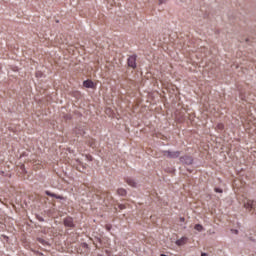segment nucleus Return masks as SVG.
Masks as SVG:
<instances>
[{"label": "nucleus", "instance_id": "obj_1", "mask_svg": "<svg viewBox=\"0 0 256 256\" xmlns=\"http://www.w3.org/2000/svg\"><path fill=\"white\" fill-rule=\"evenodd\" d=\"M255 207V201L246 199L245 202H243V208H246L247 211H252V209Z\"/></svg>", "mask_w": 256, "mask_h": 256}, {"label": "nucleus", "instance_id": "obj_2", "mask_svg": "<svg viewBox=\"0 0 256 256\" xmlns=\"http://www.w3.org/2000/svg\"><path fill=\"white\" fill-rule=\"evenodd\" d=\"M137 56H130L128 58V66H130L132 69H135L137 67Z\"/></svg>", "mask_w": 256, "mask_h": 256}, {"label": "nucleus", "instance_id": "obj_3", "mask_svg": "<svg viewBox=\"0 0 256 256\" xmlns=\"http://www.w3.org/2000/svg\"><path fill=\"white\" fill-rule=\"evenodd\" d=\"M180 160L182 163H185L186 165H191L194 162V160L189 156L181 157Z\"/></svg>", "mask_w": 256, "mask_h": 256}, {"label": "nucleus", "instance_id": "obj_4", "mask_svg": "<svg viewBox=\"0 0 256 256\" xmlns=\"http://www.w3.org/2000/svg\"><path fill=\"white\" fill-rule=\"evenodd\" d=\"M64 226L73 228L74 227L73 219L71 217H67L66 219H64Z\"/></svg>", "mask_w": 256, "mask_h": 256}, {"label": "nucleus", "instance_id": "obj_5", "mask_svg": "<svg viewBox=\"0 0 256 256\" xmlns=\"http://www.w3.org/2000/svg\"><path fill=\"white\" fill-rule=\"evenodd\" d=\"M84 87L88 88V89H95V83L92 82V80H85L84 81Z\"/></svg>", "mask_w": 256, "mask_h": 256}, {"label": "nucleus", "instance_id": "obj_6", "mask_svg": "<svg viewBox=\"0 0 256 256\" xmlns=\"http://www.w3.org/2000/svg\"><path fill=\"white\" fill-rule=\"evenodd\" d=\"M165 156H168L170 158H177L180 156V152L179 151H176V152L165 151Z\"/></svg>", "mask_w": 256, "mask_h": 256}, {"label": "nucleus", "instance_id": "obj_7", "mask_svg": "<svg viewBox=\"0 0 256 256\" xmlns=\"http://www.w3.org/2000/svg\"><path fill=\"white\" fill-rule=\"evenodd\" d=\"M188 238L187 237H181V239L176 241L177 246H183L187 243Z\"/></svg>", "mask_w": 256, "mask_h": 256}, {"label": "nucleus", "instance_id": "obj_8", "mask_svg": "<svg viewBox=\"0 0 256 256\" xmlns=\"http://www.w3.org/2000/svg\"><path fill=\"white\" fill-rule=\"evenodd\" d=\"M46 195H47L48 197H54V198H56V199L62 200V197H61V196H59V195H57V194H54V193H51V192H49V191L46 192Z\"/></svg>", "mask_w": 256, "mask_h": 256}, {"label": "nucleus", "instance_id": "obj_9", "mask_svg": "<svg viewBox=\"0 0 256 256\" xmlns=\"http://www.w3.org/2000/svg\"><path fill=\"white\" fill-rule=\"evenodd\" d=\"M117 194H119L120 196H126L127 192L125 189H117Z\"/></svg>", "mask_w": 256, "mask_h": 256}, {"label": "nucleus", "instance_id": "obj_10", "mask_svg": "<svg viewBox=\"0 0 256 256\" xmlns=\"http://www.w3.org/2000/svg\"><path fill=\"white\" fill-rule=\"evenodd\" d=\"M195 230H196V231H199V232H202V231H204V228H203L202 225L196 224V225H195Z\"/></svg>", "mask_w": 256, "mask_h": 256}, {"label": "nucleus", "instance_id": "obj_11", "mask_svg": "<svg viewBox=\"0 0 256 256\" xmlns=\"http://www.w3.org/2000/svg\"><path fill=\"white\" fill-rule=\"evenodd\" d=\"M127 183H128L129 186H132V187H135V186H136L135 181L132 180V179H128V180H127Z\"/></svg>", "mask_w": 256, "mask_h": 256}, {"label": "nucleus", "instance_id": "obj_12", "mask_svg": "<svg viewBox=\"0 0 256 256\" xmlns=\"http://www.w3.org/2000/svg\"><path fill=\"white\" fill-rule=\"evenodd\" d=\"M89 147H92V148H95L96 146H95V140H93V139H90L89 140Z\"/></svg>", "mask_w": 256, "mask_h": 256}, {"label": "nucleus", "instance_id": "obj_13", "mask_svg": "<svg viewBox=\"0 0 256 256\" xmlns=\"http://www.w3.org/2000/svg\"><path fill=\"white\" fill-rule=\"evenodd\" d=\"M216 128H218L219 130H223L224 126L222 123H219L218 126H216Z\"/></svg>", "mask_w": 256, "mask_h": 256}, {"label": "nucleus", "instance_id": "obj_14", "mask_svg": "<svg viewBox=\"0 0 256 256\" xmlns=\"http://www.w3.org/2000/svg\"><path fill=\"white\" fill-rule=\"evenodd\" d=\"M165 3H166L165 0H158V4H159V5H163V4H165Z\"/></svg>", "mask_w": 256, "mask_h": 256}, {"label": "nucleus", "instance_id": "obj_15", "mask_svg": "<svg viewBox=\"0 0 256 256\" xmlns=\"http://www.w3.org/2000/svg\"><path fill=\"white\" fill-rule=\"evenodd\" d=\"M215 192H216V193H222V190H221V189L216 188V189H215Z\"/></svg>", "mask_w": 256, "mask_h": 256}, {"label": "nucleus", "instance_id": "obj_16", "mask_svg": "<svg viewBox=\"0 0 256 256\" xmlns=\"http://www.w3.org/2000/svg\"><path fill=\"white\" fill-rule=\"evenodd\" d=\"M180 222L184 223V222H185V218H184V217H181V218H180Z\"/></svg>", "mask_w": 256, "mask_h": 256}, {"label": "nucleus", "instance_id": "obj_17", "mask_svg": "<svg viewBox=\"0 0 256 256\" xmlns=\"http://www.w3.org/2000/svg\"><path fill=\"white\" fill-rule=\"evenodd\" d=\"M106 229H108V231H110L111 226L110 225H106Z\"/></svg>", "mask_w": 256, "mask_h": 256}, {"label": "nucleus", "instance_id": "obj_18", "mask_svg": "<svg viewBox=\"0 0 256 256\" xmlns=\"http://www.w3.org/2000/svg\"><path fill=\"white\" fill-rule=\"evenodd\" d=\"M89 161H92V156H87Z\"/></svg>", "mask_w": 256, "mask_h": 256}, {"label": "nucleus", "instance_id": "obj_19", "mask_svg": "<svg viewBox=\"0 0 256 256\" xmlns=\"http://www.w3.org/2000/svg\"><path fill=\"white\" fill-rule=\"evenodd\" d=\"M201 256H209V255L206 253H201Z\"/></svg>", "mask_w": 256, "mask_h": 256}, {"label": "nucleus", "instance_id": "obj_20", "mask_svg": "<svg viewBox=\"0 0 256 256\" xmlns=\"http://www.w3.org/2000/svg\"><path fill=\"white\" fill-rule=\"evenodd\" d=\"M161 256H167L166 254H161Z\"/></svg>", "mask_w": 256, "mask_h": 256}]
</instances>
